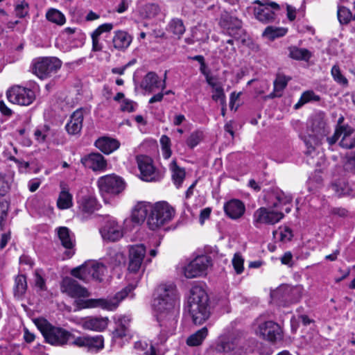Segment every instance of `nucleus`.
Masks as SVG:
<instances>
[{
  "mask_svg": "<svg viewBox=\"0 0 355 355\" xmlns=\"http://www.w3.org/2000/svg\"><path fill=\"white\" fill-rule=\"evenodd\" d=\"M225 214L232 219L241 218L245 210L244 204L239 200H231L224 205Z\"/></svg>",
  "mask_w": 355,
  "mask_h": 355,
  "instance_id": "obj_27",
  "label": "nucleus"
},
{
  "mask_svg": "<svg viewBox=\"0 0 355 355\" xmlns=\"http://www.w3.org/2000/svg\"><path fill=\"white\" fill-rule=\"evenodd\" d=\"M232 263L236 274L240 275L244 269V259L239 253H236L232 260Z\"/></svg>",
  "mask_w": 355,
  "mask_h": 355,
  "instance_id": "obj_52",
  "label": "nucleus"
},
{
  "mask_svg": "<svg viewBox=\"0 0 355 355\" xmlns=\"http://www.w3.org/2000/svg\"><path fill=\"white\" fill-rule=\"evenodd\" d=\"M80 162L85 167L93 171H104L107 168V161L98 153L87 155L81 158Z\"/></svg>",
  "mask_w": 355,
  "mask_h": 355,
  "instance_id": "obj_20",
  "label": "nucleus"
},
{
  "mask_svg": "<svg viewBox=\"0 0 355 355\" xmlns=\"http://www.w3.org/2000/svg\"><path fill=\"white\" fill-rule=\"evenodd\" d=\"M211 263V259L208 256L197 257L184 268V276L189 279L200 277L205 274Z\"/></svg>",
  "mask_w": 355,
  "mask_h": 355,
  "instance_id": "obj_13",
  "label": "nucleus"
},
{
  "mask_svg": "<svg viewBox=\"0 0 355 355\" xmlns=\"http://www.w3.org/2000/svg\"><path fill=\"white\" fill-rule=\"evenodd\" d=\"M61 65V61L56 58H42L34 62L33 70L37 77L44 79L55 73Z\"/></svg>",
  "mask_w": 355,
  "mask_h": 355,
  "instance_id": "obj_10",
  "label": "nucleus"
},
{
  "mask_svg": "<svg viewBox=\"0 0 355 355\" xmlns=\"http://www.w3.org/2000/svg\"><path fill=\"white\" fill-rule=\"evenodd\" d=\"M257 6L254 7V15L257 19L262 23H272L275 21L277 12L280 10V6L271 1H255Z\"/></svg>",
  "mask_w": 355,
  "mask_h": 355,
  "instance_id": "obj_8",
  "label": "nucleus"
},
{
  "mask_svg": "<svg viewBox=\"0 0 355 355\" xmlns=\"http://www.w3.org/2000/svg\"><path fill=\"white\" fill-rule=\"evenodd\" d=\"M120 143L115 139L103 137L95 141V146L105 154H110L119 148Z\"/></svg>",
  "mask_w": 355,
  "mask_h": 355,
  "instance_id": "obj_28",
  "label": "nucleus"
},
{
  "mask_svg": "<svg viewBox=\"0 0 355 355\" xmlns=\"http://www.w3.org/2000/svg\"><path fill=\"white\" fill-rule=\"evenodd\" d=\"M84 110L78 109L71 114L69 121L66 125V130L70 135L78 134L83 128Z\"/></svg>",
  "mask_w": 355,
  "mask_h": 355,
  "instance_id": "obj_25",
  "label": "nucleus"
},
{
  "mask_svg": "<svg viewBox=\"0 0 355 355\" xmlns=\"http://www.w3.org/2000/svg\"><path fill=\"white\" fill-rule=\"evenodd\" d=\"M169 168L172 172V178L175 184L178 188L180 187L185 178L184 169L179 167L175 160L171 162Z\"/></svg>",
  "mask_w": 355,
  "mask_h": 355,
  "instance_id": "obj_34",
  "label": "nucleus"
},
{
  "mask_svg": "<svg viewBox=\"0 0 355 355\" xmlns=\"http://www.w3.org/2000/svg\"><path fill=\"white\" fill-rule=\"evenodd\" d=\"M75 304L78 310L86 308L101 307L108 311H113L116 309V303L106 301L105 299H78L75 301Z\"/></svg>",
  "mask_w": 355,
  "mask_h": 355,
  "instance_id": "obj_22",
  "label": "nucleus"
},
{
  "mask_svg": "<svg viewBox=\"0 0 355 355\" xmlns=\"http://www.w3.org/2000/svg\"><path fill=\"white\" fill-rule=\"evenodd\" d=\"M78 211L84 217L92 214L98 210L99 205L96 199L91 196H85L78 200Z\"/></svg>",
  "mask_w": 355,
  "mask_h": 355,
  "instance_id": "obj_24",
  "label": "nucleus"
},
{
  "mask_svg": "<svg viewBox=\"0 0 355 355\" xmlns=\"http://www.w3.org/2000/svg\"><path fill=\"white\" fill-rule=\"evenodd\" d=\"M92 40V51H100L102 50L103 45L99 41V37L96 35L95 34H91Z\"/></svg>",
  "mask_w": 355,
  "mask_h": 355,
  "instance_id": "obj_64",
  "label": "nucleus"
},
{
  "mask_svg": "<svg viewBox=\"0 0 355 355\" xmlns=\"http://www.w3.org/2000/svg\"><path fill=\"white\" fill-rule=\"evenodd\" d=\"M209 351L213 354L244 355L247 352L246 340L242 337H235L228 341H220L211 347Z\"/></svg>",
  "mask_w": 355,
  "mask_h": 355,
  "instance_id": "obj_7",
  "label": "nucleus"
},
{
  "mask_svg": "<svg viewBox=\"0 0 355 355\" xmlns=\"http://www.w3.org/2000/svg\"><path fill=\"white\" fill-rule=\"evenodd\" d=\"M338 19L340 24H346L352 19H355V3L353 11L345 6H340L338 9Z\"/></svg>",
  "mask_w": 355,
  "mask_h": 355,
  "instance_id": "obj_37",
  "label": "nucleus"
},
{
  "mask_svg": "<svg viewBox=\"0 0 355 355\" xmlns=\"http://www.w3.org/2000/svg\"><path fill=\"white\" fill-rule=\"evenodd\" d=\"M10 189V183L8 178L0 173V196H4Z\"/></svg>",
  "mask_w": 355,
  "mask_h": 355,
  "instance_id": "obj_61",
  "label": "nucleus"
},
{
  "mask_svg": "<svg viewBox=\"0 0 355 355\" xmlns=\"http://www.w3.org/2000/svg\"><path fill=\"white\" fill-rule=\"evenodd\" d=\"M6 97L13 104L28 106L35 100V94L31 89L20 85H14L7 90Z\"/></svg>",
  "mask_w": 355,
  "mask_h": 355,
  "instance_id": "obj_11",
  "label": "nucleus"
},
{
  "mask_svg": "<svg viewBox=\"0 0 355 355\" xmlns=\"http://www.w3.org/2000/svg\"><path fill=\"white\" fill-rule=\"evenodd\" d=\"M241 24V21L237 17L228 13L223 14L219 22L223 31L235 38L239 37L243 32Z\"/></svg>",
  "mask_w": 355,
  "mask_h": 355,
  "instance_id": "obj_15",
  "label": "nucleus"
},
{
  "mask_svg": "<svg viewBox=\"0 0 355 355\" xmlns=\"http://www.w3.org/2000/svg\"><path fill=\"white\" fill-rule=\"evenodd\" d=\"M57 205L58 207L62 209H68L72 206V196L65 188L62 189L57 201Z\"/></svg>",
  "mask_w": 355,
  "mask_h": 355,
  "instance_id": "obj_39",
  "label": "nucleus"
},
{
  "mask_svg": "<svg viewBox=\"0 0 355 355\" xmlns=\"http://www.w3.org/2000/svg\"><path fill=\"white\" fill-rule=\"evenodd\" d=\"M339 138L345 139L354 133V129L349 125L336 128Z\"/></svg>",
  "mask_w": 355,
  "mask_h": 355,
  "instance_id": "obj_58",
  "label": "nucleus"
},
{
  "mask_svg": "<svg viewBox=\"0 0 355 355\" xmlns=\"http://www.w3.org/2000/svg\"><path fill=\"white\" fill-rule=\"evenodd\" d=\"M38 329L45 338V340L55 346H62L67 344H72L75 336L61 327L52 326L46 320L38 318L35 320Z\"/></svg>",
  "mask_w": 355,
  "mask_h": 355,
  "instance_id": "obj_4",
  "label": "nucleus"
},
{
  "mask_svg": "<svg viewBox=\"0 0 355 355\" xmlns=\"http://www.w3.org/2000/svg\"><path fill=\"white\" fill-rule=\"evenodd\" d=\"M135 287L132 285H128L123 289H122L121 291L116 293L115 296L112 299L110 300H105L106 301L112 302L114 303H116V309L119 306V304L121 301H122L123 299H125L126 297H128L129 295L130 297L133 296V294L132 293V291L134 290Z\"/></svg>",
  "mask_w": 355,
  "mask_h": 355,
  "instance_id": "obj_44",
  "label": "nucleus"
},
{
  "mask_svg": "<svg viewBox=\"0 0 355 355\" xmlns=\"http://www.w3.org/2000/svg\"><path fill=\"white\" fill-rule=\"evenodd\" d=\"M56 231L62 245L69 250L66 252L67 257H71L74 254V252L71 251L75 246L74 234L66 227H60Z\"/></svg>",
  "mask_w": 355,
  "mask_h": 355,
  "instance_id": "obj_23",
  "label": "nucleus"
},
{
  "mask_svg": "<svg viewBox=\"0 0 355 355\" xmlns=\"http://www.w3.org/2000/svg\"><path fill=\"white\" fill-rule=\"evenodd\" d=\"M288 56L296 60L308 61L311 57V53L306 49H301L297 46L288 48Z\"/></svg>",
  "mask_w": 355,
  "mask_h": 355,
  "instance_id": "obj_33",
  "label": "nucleus"
},
{
  "mask_svg": "<svg viewBox=\"0 0 355 355\" xmlns=\"http://www.w3.org/2000/svg\"><path fill=\"white\" fill-rule=\"evenodd\" d=\"M106 272V267L96 261H88L83 265L73 268L71 275L85 282L91 279L101 282Z\"/></svg>",
  "mask_w": 355,
  "mask_h": 355,
  "instance_id": "obj_6",
  "label": "nucleus"
},
{
  "mask_svg": "<svg viewBox=\"0 0 355 355\" xmlns=\"http://www.w3.org/2000/svg\"><path fill=\"white\" fill-rule=\"evenodd\" d=\"M141 180L146 182H155L161 179V175L156 171L153 160L146 155H138L136 157Z\"/></svg>",
  "mask_w": 355,
  "mask_h": 355,
  "instance_id": "obj_14",
  "label": "nucleus"
},
{
  "mask_svg": "<svg viewBox=\"0 0 355 355\" xmlns=\"http://www.w3.org/2000/svg\"><path fill=\"white\" fill-rule=\"evenodd\" d=\"M344 167L347 171H355V152L346 154Z\"/></svg>",
  "mask_w": 355,
  "mask_h": 355,
  "instance_id": "obj_56",
  "label": "nucleus"
},
{
  "mask_svg": "<svg viewBox=\"0 0 355 355\" xmlns=\"http://www.w3.org/2000/svg\"><path fill=\"white\" fill-rule=\"evenodd\" d=\"M329 189L338 197L347 194L349 191L347 184L343 181H338L332 183Z\"/></svg>",
  "mask_w": 355,
  "mask_h": 355,
  "instance_id": "obj_48",
  "label": "nucleus"
},
{
  "mask_svg": "<svg viewBox=\"0 0 355 355\" xmlns=\"http://www.w3.org/2000/svg\"><path fill=\"white\" fill-rule=\"evenodd\" d=\"M289 80L290 78L285 76L278 75L274 81V91L271 95L275 97L281 96L282 92L286 87Z\"/></svg>",
  "mask_w": 355,
  "mask_h": 355,
  "instance_id": "obj_41",
  "label": "nucleus"
},
{
  "mask_svg": "<svg viewBox=\"0 0 355 355\" xmlns=\"http://www.w3.org/2000/svg\"><path fill=\"white\" fill-rule=\"evenodd\" d=\"M72 345L85 348L88 352H98L104 347V340L102 336H78L72 340Z\"/></svg>",
  "mask_w": 355,
  "mask_h": 355,
  "instance_id": "obj_17",
  "label": "nucleus"
},
{
  "mask_svg": "<svg viewBox=\"0 0 355 355\" xmlns=\"http://www.w3.org/2000/svg\"><path fill=\"white\" fill-rule=\"evenodd\" d=\"M15 12V15L20 18L25 17L28 13V5L26 3L17 5Z\"/></svg>",
  "mask_w": 355,
  "mask_h": 355,
  "instance_id": "obj_63",
  "label": "nucleus"
},
{
  "mask_svg": "<svg viewBox=\"0 0 355 355\" xmlns=\"http://www.w3.org/2000/svg\"><path fill=\"white\" fill-rule=\"evenodd\" d=\"M61 288L62 292L72 297H86L89 295V293L85 288L79 285L76 280L70 277L63 279Z\"/></svg>",
  "mask_w": 355,
  "mask_h": 355,
  "instance_id": "obj_19",
  "label": "nucleus"
},
{
  "mask_svg": "<svg viewBox=\"0 0 355 355\" xmlns=\"http://www.w3.org/2000/svg\"><path fill=\"white\" fill-rule=\"evenodd\" d=\"M212 99L215 101H220L222 105L225 104V94L224 93V89L222 85L216 87V88L212 89Z\"/></svg>",
  "mask_w": 355,
  "mask_h": 355,
  "instance_id": "obj_55",
  "label": "nucleus"
},
{
  "mask_svg": "<svg viewBox=\"0 0 355 355\" xmlns=\"http://www.w3.org/2000/svg\"><path fill=\"white\" fill-rule=\"evenodd\" d=\"M46 17L49 21L60 26L63 25L66 21L64 15L58 10L54 8L48 10Z\"/></svg>",
  "mask_w": 355,
  "mask_h": 355,
  "instance_id": "obj_43",
  "label": "nucleus"
},
{
  "mask_svg": "<svg viewBox=\"0 0 355 355\" xmlns=\"http://www.w3.org/2000/svg\"><path fill=\"white\" fill-rule=\"evenodd\" d=\"M208 335L207 327H202L196 333L189 336L187 339V344L189 346L195 347L200 345Z\"/></svg>",
  "mask_w": 355,
  "mask_h": 355,
  "instance_id": "obj_32",
  "label": "nucleus"
},
{
  "mask_svg": "<svg viewBox=\"0 0 355 355\" xmlns=\"http://www.w3.org/2000/svg\"><path fill=\"white\" fill-rule=\"evenodd\" d=\"M153 306L161 327L159 338L163 343L175 332L177 327L179 303L175 286L173 284L159 285L155 293Z\"/></svg>",
  "mask_w": 355,
  "mask_h": 355,
  "instance_id": "obj_1",
  "label": "nucleus"
},
{
  "mask_svg": "<svg viewBox=\"0 0 355 355\" xmlns=\"http://www.w3.org/2000/svg\"><path fill=\"white\" fill-rule=\"evenodd\" d=\"M274 237L279 236V240L282 242L291 241L293 237L291 230L288 227H279L278 230L273 231Z\"/></svg>",
  "mask_w": 355,
  "mask_h": 355,
  "instance_id": "obj_47",
  "label": "nucleus"
},
{
  "mask_svg": "<svg viewBox=\"0 0 355 355\" xmlns=\"http://www.w3.org/2000/svg\"><path fill=\"white\" fill-rule=\"evenodd\" d=\"M113 24L112 23H105L100 25L97 28H96L92 33L96 35L100 36L103 33H109L113 29Z\"/></svg>",
  "mask_w": 355,
  "mask_h": 355,
  "instance_id": "obj_62",
  "label": "nucleus"
},
{
  "mask_svg": "<svg viewBox=\"0 0 355 355\" xmlns=\"http://www.w3.org/2000/svg\"><path fill=\"white\" fill-rule=\"evenodd\" d=\"M107 318H89L84 320L81 326L84 329L101 331L107 325Z\"/></svg>",
  "mask_w": 355,
  "mask_h": 355,
  "instance_id": "obj_29",
  "label": "nucleus"
},
{
  "mask_svg": "<svg viewBox=\"0 0 355 355\" xmlns=\"http://www.w3.org/2000/svg\"><path fill=\"white\" fill-rule=\"evenodd\" d=\"M137 106V104L133 101L124 98L121 104V109L123 112H134Z\"/></svg>",
  "mask_w": 355,
  "mask_h": 355,
  "instance_id": "obj_60",
  "label": "nucleus"
},
{
  "mask_svg": "<svg viewBox=\"0 0 355 355\" xmlns=\"http://www.w3.org/2000/svg\"><path fill=\"white\" fill-rule=\"evenodd\" d=\"M186 309L195 324H202L209 318V297L204 289L198 286L191 288Z\"/></svg>",
  "mask_w": 355,
  "mask_h": 355,
  "instance_id": "obj_3",
  "label": "nucleus"
},
{
  "mask_svg": "<svg viewBox=\"0 0 355 355\" xmlns=\"http://www.w3.org/2000/svg\"><path fill=\"white\" fill-rule=\"evenodd\" d=\"M8 202L2 198H0V228L3 230L6 223L8 216Z\"/></svg>",
  "mask_w": 355,
  "mask_h": 355,
  "instance_id": "obj_51",
  "label": "nucleus"
},
{
  "mask_svg": "<svg viewBox=\"0 0 355 355\" xmlns=\"http://www.w3.org/2000/svg\"><path fill=\"white\" fill-rule=\"evenodd\" d=\"M175 215V210L165 202L152 205L151 211L147 220L148 227L156 230L171 221Z\"/></svg>",
  "mask_w": 355,
  "mask_h": 355,
  "instance_id": "obj_5",
  "label": "nucleus"
},
{
  "mask_svg": "<svg viewBox=\"0 0 355 355\" xmlns=\"http://www.w3.org/2000/svg\"><path fill=\"white\" fill-rule=\"evenodd\" d=\"M144 10L147 18H154L161 12L159 6L155 3H149L146 5Z\"/></svg>",
  "mask_w": 355,
  "mask_h": 355,
  "instance_id": "obj_54",
  "label": "nucleus"
},
{
  "mask_svg": "<svg viewBox=\"0 0 355 355\" xmlns=\"http://www.w3.org/2000/svg\"><path fill=\"white\" fill-rule=\"evenodd\" d=\"M27 288L26 278L23 275H17L15 280L14 293L15 295L21 297Z\"/></svg>",
  "mask_w": 355,
  "mask_h": 355,
  "instance_id": "obj_42",
  "label": "nucleus"
},
{
  "mask_svg": "<svg viewBox=\"0 0 355 355\" xmlns=\"http://www.w3.org/2000/svg\"><path fill=\"white\" fill-rule=\"evenodd\" d=\"M152 204L147 202H139L132 210L131 218L133 222L141 223L146 219L148 212L150 213Z\"/></svg>",
  "mask_w": 355,
  "mask_h": 355,
  "instance_id": "obj_26",
  "label": "nucleus"
},
{
  "mask_svg": "<svg viewBox=\"0 0 355 355\" xmlns=\"http://www.w3.org/2000/svg\"><path fill=\"white\" fill-rule=\"evenodd\" d=\"M257 334L263 338L270 342H275L282 338L280 326L272 321H267L260 324Z\"/></svg>",
  "mask_w": 355,
  "mask_h": 355,
  "instance_id": "obj_18",
  "label": "nucleus"
},
{
  "mask_svg": "<svg viewBox=\"0 0 355 355\" xmlns=\"http://www.w3.org/2000/svg\"><path fill=\"white\" fill-rule=\"evenodd\" d=\"M275 199L271 207H260L254 212L252 223L255 227L261 228L263 225H273L284 218L282 206L291 203L292 197L279 191L275 194Z\"/></svg>",
  "mask_w": 355,
  "mask_h": 355,
  "instance_id": "obj_2",
  "label": "nucleus"
},
{
  "mask_svg": "<svg viewBox=\"0 0 355 355\" xmlns=\"http://www.w3.org/2000/svg\"><path fill=\"white\" fill-rule=\"evenodd\" d=\"M53 132L48 125H43L36 128L34 132L35 140L39 143H44L51 139Z\"/></svg>",
  "mask_w": 355,
  "mask_h": 355,
  "instance_id": "obj_31",
  "label": "nucleus"
},
{
  "mask_svg": "<svg viewBox=\"0 0 355 355\" xmlns=\"http://www.w3.org/2000/svg\"><path fill=\"white\" fill-rule=\"evenodd\" d=\"M283 288L284 289L285 293L288 295V300L291 303L297 302L302 297L303 289L301 286H286Z\"/></svg>",
  "mask_w": 355,
  "mask_h": 355,
  "instance_id": "obj_45",
  "label": "nucleus"
},
{
  "mask_svg": "<svg viewBox=\"0 0 355 355\" xmlns=\"http://www.w3.org/2000/svg\"><path fill=\"white\" fill-rule=\"evenodd\" d=\"M287 33V29L285 28H279L275 26H268L263 33V36L266 38L274 40L276 38L283 37Z\"/></svg>",
  "mask_w": 355,
  "mask_h": 355,
  "instance_id": "obj_40",
  "label": "nucleus"
},
{
  "mask_svg": "<svg viewBox=\"0 0 355 355\" xmlns=\"http://www.w3.org/2000/svg\"><path fill=\"white\" fill-rule=\"evenodd\" d=\"M112 42L114 48L117 49H125L130 46L132 42V37L127 32L118 31L114 33Z\"/></svg>",
  "mask_w": 355,
  "mask_h": 355,
  "instance_id": "obj_30",
  "label": "nucleus"
},
{
  "mask_svg": "<svg viewBox=\"0 0 355 355\" xmlns=\"http://www.w3.org/2000/svg\"><path fill=\"white\" fill-rule=\"evenodd\" d=\"M166 71L162 80L154 72H148L144 78L141 83V87L148 92H153L156 89L164 90L166 87Z\"/></svg>",
  "mask_w": 355,
  "mask_h": 355,
  "instance_id": "obj_21",
  "label": "nucleus"
},
{
  "mask_svg": "<svg viewBox=\"0 0 355 355\" xmlns=\"http://www.w3.org/2000/svg\"><path fill=\"white\" fill-rule=\"evenodd\" d=\"M146 253L144 245L137 244L129 247L128 270L130 273H139L145 270L144 262Z\"/></svg>",
  "mask_w": 355,
  "mask_h": 355,
  "instance_id": "obj_12",
  "label": "nucleus"
},
{
  "mask_svg": "<svg viewBox=\"0 0 355 355\" xmlns=\"http://www.w3.org/2000/svg\"><path fill=\"white\" fill-rule=\"evenodd\" d=\"M160 145L162 151L163 157L165 159H168L171 155V139L166 135H162L160 138Z\"/></svg>",
  "mask_w": 355,
  "mask_h": 355,
  "instance_id": "obj_50",
  "label": "nucleus"
},
{
  "mask_svg": "<svg viewBox=\"0 0 355 355\" xmlns=\"http://www.w3.org/2000/svg\"><path fill=\"white\" fill-rule=\"evenodd\" d=\"M168 27V31L177 36L178 38H180L185 32V27L182 20L178 18L171 19Z\"/></svg>",
  "mask_w": 355,
  "mask_h": 355,
  "instance_id": "obj_38",
  "label": "nucleus"
},
{
  "mask_svg": "<svg viewBox=\"0 0 355 355\" xmlns=\"http://www.w3.org/2000/svg\"><path fill=\"white\" fill-rule=\"evenodd\" d=\"M100 232L104 240L112 242L119 240L123 235L122 226L114 218L107 219Z\"/></svg>",
  "mask_w": 355,
  "mask_h": 355,
  "instance_id": "obj_16",
  "label": "nucleus"
},
{
  "mask_svg": "<svg viewBox=\"0 0 355 355\" xmlns=\"http://www.w3.org/2000/svg\"><path fill=\"white\" fill-rule=\"evenodd\" d=\"M339 145L343 148L352 149L355 147V135L353 134L351 136L345 139H341Z\"/></svg>",
  "mask_w": 355,
  "mask_h": 355,
  "instance_id": "obj_59",
  "label": "nucleus"
},
{
  "mask_svg": "<svg viewBox=\"0 0 355 355\" xmlns=\"http://www.w3.org/2000/svg\"><path fill=\"white\" fill-rule=\"evenodd\" d=\"M148 345L145 341H137L135 343L134 347L137 350L145 351L144 355H156L154 347L152 345L148 349Z\"/></svg>",
  "mask_w": 355,
  "mask_h": 355,
  "instance_id": "obj_53",
  "label": "nucleus"
},
{
  "mask_svg": "<svg viewBox=\"0 0 355 355\" xmlns=\"http://www.w3.org/2000/svg\"><path fill=\"white\" fill-rule=\"evenodd\" d=\"M331 76L334 80L339 85L347 87L348 85V80L342 73L340 67L338 65H334L331 68Z\"/></svg>",
  "mask_w": 355,
  "mask_h": 355,
  "instance_id": "obj_49",
  "label": "nucleus"
},
{
  "mask_svg": "<svg viewBox=\"0 0 355 355\" xmlns=\"http://www.w3.org/2000/svg\"><path fill=\"white\" fill-rule=\"evenodd\" d=\"M319 100L320 97L315 95L313 91H306L302 94L299 101L294 105V107L297 110L311 101H318Z\"/></svg>",
  "mask_w": 355,
  "mask_h": 355,
  "instance_id": "obj_46",
  "label": "nucleus"
},
{
  "mask_svg": "<svg viewBox=\"0 0 355 355\" xmlns=\"http://www.w3.org/2000/svg\"><path fill=\"white\" fill-rule=\"evenodd\" d=\"M97 184L102 195H117L125 189L123 180L118 175L110 174L100 177Z\"/></svg>",
  "mask_w": 355,
  "mask_h": 355,
  "instance_id": "obj_9",
  "label": "nucleus"
},
{
  "mask_svg": "<svg viewBox=\"0 0 355 355\" xmlns=\"http://www.w3.org/2000/svg\"><path fill=\"white\" fill-rule=\"evenodd\" d=\"M107 260L110 265L115 267L124 263L125 255L119 250L111 249L107 254Z\"/></svg>",
  "mask_w": 355,
  "mask_h": 355,
  "instance_id": "obj_36",
  "label": "nucleus"
},
{
  "mask_svg": "<svg viewBox=\"0 0 355 355\" xmlns=\"http://www.w3.org/2000/svg\"><path fill=\"white\" fill-rule=\"evenodd\" d=\"M131 319L129 316L123 315L119 318L116 321V328L114 331L115 336L123 337L127 335L129 330Z\"/></svg>",
  "mask_w": 355,
  "mask_h": 355,
  "instance_id": "obj_35",
  "label": "nucleus"
},
{
  "mask_svg": "<svg viewBox=\"0 0 355 355\" xmlns=\"http://www.w3.org/2000/svg\"><path fill=\"white\" fill-rule=\"evenodd\" d=\"M202 139V133L201 132H194L191 134L187 140V144L191 148L196 146Z\"/></svg>",
  "mask_w": 355,
  "mask_h": 355,
  "instance_id": "obj_57",
  "label": "nucleus"
}]
</instances>
